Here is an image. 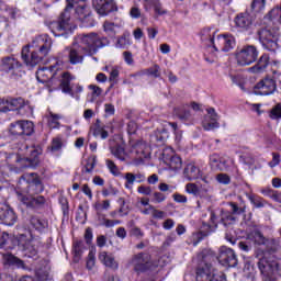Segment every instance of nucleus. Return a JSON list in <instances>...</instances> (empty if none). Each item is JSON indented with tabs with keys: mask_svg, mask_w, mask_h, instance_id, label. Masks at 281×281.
<instances>
[{
	"mask_svg": "<svg viewBox=\"0 0 281 281\" xmlns=\"http://www.w3.org/2000/svg\"><path fill=\"white\" fill-rule=\"evenodd\" d=\"M216 181L218 183H222L223 186H229V183L232 182V178H229L227 173H220L216 176Z\"/></svg>",
	"mask_w": 281,
	"mask_h": 281,
	"instance_id": "obj_53",
	"label": "nucleus"
},
{
	"mask_svg": "<svg viewBox=\"0 0 281 281\" xmlns=\"http://www.w3.org/2000/svg\"><path fill=\"white\" fill-rule=\"evenodd\" d=\"M95 267V249H91L87 259V269L91 271Z\"/></svg>",
	"mask_w": 281,
	"mask_h": 281,
	"instance_id": "obj_47",
	"label": "nucleus"
},
{
	"mask_svg": "<svg viewBox=\"0 0 281 281\" xmlns=\"http://www.w3.org/2000/svg\"><path fill=\"white\" fill-rule=\"evenodd\" d=\"M130 265L133 267L134 271H146V269H150V267H159V265H154L153 261H150V255L148 254L134 256Z\"/></svg>",
	"mask_w": 281,
	"mask_h": 281,
	"instance_id": "obj_12",
	"label": "nucleus"
},
{
	"mask_svg": "<svg viewBox=\"0 0 281 281\" xmlns=\"http://www.w3.org/2000/svg\"><path fill=\"white\" fill-rule=\"evenodd\" d=\"M125 188L127 190H133V186H135V173L127 172L125 173Z\"/></svg>",
	"mask_w": 281,
	"mask_h": 281,
	"instance_id": "obj_44",
	"label": "nucleus"
},
{
	"mask_svg": "<svg viewBox=\"0 0 281 281\" xmlns=\"http://www.w3.org/2000/svg\"><path fill=\"white\" fill-rule=\"evenodd\" d=\"M270 117L271 120H281V102L271 109Z\"/></svg>",
	"mask_w": 281,
	"mask_h": 281,
	"instance_id": "obj_50",
	"label": "nucleus"
},
{
	"mask_svg": "<svg viewBox=\"0 0 281 281\" xmlns=\"http://www.w3.org/2000/svg\"><path fill=\"white\" fill-rule=\"evenodd\" d=\"M154 137L156 142H166V139L170 137V134L168 133V130L161 128L155 132Z\"/></svg>",
	"mask_w": 281,
	"mask_h": 281,
	"instance_id": "obj_43",
	"label": "nucleus"
},
{
	"mask_svg": "<svg viewBox=\"0 0 281 281\" xmlns=\"http://www.w3.org/2000/svg\"><path fill=\"white\" fill-rule=\"evenodd\" d=\"M63 116L60 114H56L52 111H48L44 117L46 120L49 128H60V120Z\"/></svg>",
	"mask_w": 281,
	"mask_h": 281,
	"instance_id": "obj_32",
	"label": "nucleus"
},
{
	"mask_svg": "<svg viewBox=\"0 0 281 281\" xmlns=\"http://www.w3.org/2000/svg\"><path fill=\"white\" fill-rule=\"evenodd\" d=\"M249 240H252L255 245H268L270 246L271 251H278L280 249V244L276 241V239H271L270 241L265 238L262 233L255 231L248 236Z\"/></svg>",
	"mask_w": 281,
	"mask_h": 281,
	"instance_id": "obj_16",
	"label": "nucleus"
},
{
	"mask_svg": "<svg viewBox=\"0 0 281 281\" xmlns=\"http://www.w3.org/2000/svg\"><path fill=\"white\" fill-rule=\"evenodd\" d=\"M3 71L14 74L21 69V64L14 57H7L2 60Z\"/></svg>",
	"mask_w": 281,
	"mask_h": 281,
	"instance_id": "obj_27",
	"label": "nucleus"
},
{
	"mask_svg": "<svg viewBox=\"0 0 281 281\" xmlns=\"http://www.w3.org/2000/svg\"><path fill=\"white\" fill-rule=\"evenodd\" d=\"M71 80H76V77H74L71 74L64 72L61 75L60 87L63 93H72L74 87H71Z\"/></svg>",
	"mask_w": 281,
	"mask_h": 281,
	"instance_id": "obj_28",
	"label": "nucleus"
},
{
	"mask_svg": "<svg viewBox=\"0 0 281 281\" xmlns=\"http://www.w3.org/2000/svg\"><path fill=\"white\" fill-rule=\"evenodd\" d=\"M11 102V111H21V109H30V105L25 103L23 98L12 99L10 98Z\"/></svg>",
	"mask_w": 281,
	"mask_h": 281,
	"instance_id": "obj_38",
	"label": "nucleus"
},
{
	"mask_svg": "<svg viewBox=\"0 0 281 281\" xmlns=\"http://www.w3.org/2000/svg\"><path fill=\"white\" fill-rule=\"evenodd\" d=\"M281 156L278 153H272V160L268 162L269 168H276L280 166Z\"/></svg>",
	"mask_w": 281,
	"mask_h": 281,
	"instance_id": "obj_55",
	"label": "nucleus"
},
{
	"mask_svg": "<svg viewBox=\"0 0 281 281\" xmlns=\"http://www.w3.org/2000/svg\"><path fill=\"white\" fill-rule=\"evenodd\" d=\"M183 176L188 181H194L196 179H203V171L196 165L189 164L184 168Z\"/></svg>",
	"mask_w": 281,
	"mask_h": 281,
	"instance_id": "obj_20",
	"label": "nucleus"
},
{
	"mask_svg": "<svg viewBox=\"0 0 281 281\" xmlns=\"http://www.w3.org/2000/svg\"><path fill=\"white\" fill-rule=\"evenodd\" d=\"M138 194H144L145 196H150L153 194V189L150 187L140 186L137 188Z\"/></svg>",
	"mask_w": 281,
	"mask_h": 281,
	"instance_id": "obj_60",
	"label": "nucleus"
},
{
	"mask_svg": "<svg viewBox=\"0 0 281 281\" xmlns=\"http://www.w3.org/2000/svg\"><path fill=\"white\" fill-rule=\"evenodd\" d=\"M64 54L66 55V58H61V60L70 63V65H81L85 60V56H89V54L85 53L82 47L76 42L70 48H66Z\"/></svg>",
	"mask_w": 281,
	"mask_h": 281,
	"instance_id": "obj_11",
	"label": "nucleus"
},
{
	"mask_svg": "<svg viewBox=\"0 0 281 281\" xmlns=\"http://www.w3.org/2000/svg\"><path fill=\"white\" fill-rule=\"evenodd\" d=\"M113 133V124H97L93 130L94 137H100L101 139H106L109 134Z\"/></svg>",
	"mask_w": 281,
	"mask_h": 281,
	"instance_id": "obj_24",
	"label": "nucleus"
},
{
	"mask_svg": "<svg viewBox=\"0 0 281 281\" xmlns=\"http://www.w3.org/2000/svg\"><path fill=\"white\" fill-rule=\"evenodd\" d=\"M104 113L105 115H108L109 117L111 115H115V105L111 104V103H105L104 104Z\"/></svg>",
	"mask_w": 281,
	"mask_h": 281,
	"instance_id": "obj_61",
	"label": "nucleus"
},
{
	"mask_svg": "<svg viewBox=\"0 0 281 281\" xmlns=\"http://www.w3.org/2000/svg\"><path fill=\"white\" fill-rule=\"evenodd\" d=\"M93 7L101 16H106L110 12L117 11L115 0H93Z\"/></svg>",
	"mask_w": 281,
	"mask_h": 281,
	"instance_id": "obj_15",
	"label": "nucleus"
},
{
	"mask_svg": "<svg viewBox=\"0 0 281 281\" xmlns=\"http://www.w3.org/2000/svg\"><path fill=\"white\" fill-rule=\"evenodd\" d=\"M175 113L181 122H192L194 120V114L186 108H176Z\"/></svg>",
	"mask_w": 281,
	"mask_h": 281,
	"instance_id": "obj_34",
	"label": "nucleus"
},
{
	"mask_svg": "<svg viewBox=\"0 0 281 281\" xmlns=\"http://www.w3.org/2000/svg\"><path fill=\"white\" fill-rule=\"evenodd\" d=\"M132 153H135V155L138 156V159H140L142 162H144V159H147L148 155H150V151L148 150V145L144 140H139L135 145H133Z\"/></svg>",
	"mask_w": 281,
	"mask_h": 281,
	"instance_id": "obj_25",
	"label": "nucleus"
},
{
	"mask_svg": "<svg viewBox=\"0 0 281 281\" xmlns=\"http://www.w3.org/2000/svg\"><path fill=\"white\" fill-rule=\"evenodd\" d=\"M12 111L10 98L0 99V113H8Z\"/></svg>",
	"mask_w": 281,
	"mask_h": 281,
	"instance_id": "obj_46",
	"label": "nucleus"
},
{
	"mask_svg": "<svg viewBox=\"0 0 281 281\" xmlns=\"http://www.w3.org/2000/svg\"><path fill=\"white\" fill-rule=\"evenodd\" d=\"M161 68L159 65H154L146 70L147 76H151L153 78H159L161 76Z\"/></svg>",
	"mask_w": 281,
	"mask_h": 281,
	"instance_id": "obj_48",
	"label": "nucleus"
},
{
	"mask_svg": "<svg viewBox=\"0 0 281 281\" xmlns=\"http://www.w3.org/2000/svg\"><path fill=\"white\" fill-rule=\"evenodd\" d=\"M166 164L171 170H179L182 166L181 157L176 155Z\"/></svg>",
	"mask_w": 281,
	"mask_h": 281,
	"instance_id": "obj_41",
	"label": "nucleus"
},
{
	"mask_svg": "<svg viewBox=\"0 0 281 281\" xmlns=\"http://www.w3.org/2000/svg\"><path fill=\"white\" fill-rule=\"evenodd\" d=\"M19 154H11L7 157L9 164H11V166H15L19 170H22V168H36L41 149L36 147H29L24 144L19 148Z\"/></svg>",
	"mask_w": 281,
	"mask_h": 281,
	"instance_id": "obj_4",
	"label": "nucleus"
},
{
	"mask_svg": "<svg viewBox=\"0 0 281 281\" xmlns=\"http://www.w3.org/2000/svg\"><path fill=\"white\" fill-rule=\"evenodd\" d=\"M202 126L204 131H214V128H218V114L214 108L207 109V114L204 116Z\"/></svg>",
	"mask_w": 281,
	"mask_h": 281,
	"instance_id": "obj_18",
	"label": "nucleus"
},
{
	"mask_svg": "<svg viewBox=\"0 0 281 281\" xmlns=\"http://www.w3.org/2000/svg\"><path fill=\"white\" fill-rule=\"evenodd\" d=\"M123 60L125 64H127L128 67H133L135 65V59L133 58V53L125 50L122 54Z\"/></svg>",
	"mask_w": 281,
	"mask_h": 281,
	"instance_id": "obj_52",
	"label": "nucleus"
},
{
	"mask_svg": "<svg viewBox=\"0 0 281 281\" xmlns=\"http://www.w3.org/2000/svg\"><path fill=\"white\" fill-rule=\"evenodd\" d=\"M266 1L265 0H252L251 8L254 12H262L265 10Z\"/></svg>",
	"mask_w": 281,
	"mask_h": 281,
	"instance_id": "obj_51",
	"label": "nucleus"
},
{
	"mask_svg": "<svg viewBox=\"0 0 281 281\" xmlns=\"http://www.w3.org/2000/svg\"><path fill=\"white\" fill-rule=\"evenodd\" d=\"M144 8L146 12L154 10L157 16H164V14H168V11L161 7V2L159 0H144Z\"/></svg>",
	"mask_w": 281,
	"mask_h": 281,
	"instance_id": "obj_21",
	"label": "nucleus"
},
{
	"mask_svg": "<svg viewBox=\"0 0 281 281\" xmlns=\"http://www.w3.org/2000/svg\"><path fill=\"white\" fill-rule=\"evenodd\" d=\"M54 69H55V66H50L49 68L38 69L36 71L37 82H42V85L49 82V80H52L55 76Z\"/></svg>",
	"mask_w": 281,
	"mask_h": 281,
	"instance_id": "obj_23",
	"label": "nucleus"
},
{
	"mask_svg": "<svg viewBox=\"0 0 281 281\" xmlns=\"http://www.w3.org/2000/svg\"><path fill=\"white\" fill-rule=\"evenodd\" d=\"M235 58L239 67H247L258 60V48L254 45H246L236 52Z\"/></svg>",
	"mask_w": 281,
	"mask_h": 281,
	"instance_id": "obj_6",
	"label": "nucleus"
},
{
	"mask_svg": "<svg viewBox=\"0 0 281 281\" xmlns=\"http://www.w3.org/2000/svg\"><path fill=\"white\" fill-rule=\"evenodd\" d=\"M9 133H10V135H13V136H21V135H23V131L21 130L20 121H16V122L10 124Z\"/></svg>",
	"mask_w": 281,
	"mask_h": 281,
	"instance_id": "obj_42",
	"label": "nucleus"
},
{
	"mask_svg": "<svg viewBox=\"0 0 281 281\" xmlns=\"http://www.w3.org/2000/svg\"><path fill=\"white\" fill-rule=\"evenodd\" d=\"M267 67H269V55L263 54L255 66L248 68V71L249 74H265Z\"/></svg>",
	"mask_w": 281,
	"mask_h": 281,
	"instance_id": "obj_26",
	"label": "nucleus"
},
{
	"mask_svg": "<svg viewBox=\"0 0 281 281\" xmlns=\"http://www.w3.org/2000/svg\"><path fill=\"white\" fill-rule=\"evenodd\" d=\"M133 42L131 41V33L125 32L121 37L117 38L115 47L120 49H126V47H131Z\"/></svg>",
	"mask_w": 281,
	"mask_h": 281,
	"instance_id": "obj_36",
	"label": "nucleus"
},
{
	"mask_svg": "<svg viewBox=\"0 0 281 281\" xmlns=\"http://www.w3.org/2000/svg\"><path fill=\"white\" fill-rule=\"evenodd\" d=\"M276 81L271 78H266L255 86L254 93L256 95H271V93H276Z\"/></svg>",
	"mask_w": 281,
	"mask_h": 281,
	"instance_id": "obj_14",
	"label": "nucleus"
},
{
	"mask_svg": "<svg viewBox=\"0 0 281 281\" xmlns=\"http://www.w3.org/2000/svg\"><path fill=\"white\" fill-rule=\"evenodd\" d=\"M18 245L24 247V250L26 251V254H29L30 258H32V256H36L38 251V240L27 239L25 235H20L18 239Z\"/></svg>",
	"mask_w": 281,
	"mask_h": 281,
	"instance_id": "obj_17",
	"label": "nucleus"
},
{
	"mask_svg": "<svg viewBox=\"0 0 281 281\" xmlns=\"http://www.w3.org/2000/svg\"><path fill=\"white\" fill-rule=\"evenodd\" d=\"M0 223L1 225H8L9 227L16 223V214L5 204L0 206Z\"/></svg>",
	"mask_w": 281,
	"mask_h": 281,
	"instance_id": "obj_19",
	"label": "nucleus"
},
{
	"mask_svg": "<svg viewBox=\"0 0 281 281\" xmlns=\"http://www.w3.org/2000/svg\"><path fill=\"white\" fill-rule=\"evenodd\" d=\"M98 164V157L95 156H90L86 160V165L83 166L81 172L82 175H91L93 172V168H95Z\"/></svg>",
	"mask_w": 281,
	"mask_h": 281,
	"instance_id": "obj_37",
	"label": "nucleus"
},
{
	"mask_svg": "<svg viewBox=\"0 0 281 281\" xmlns=\"http://www.w3.org/2000/svg\"><path fill=\"white\" fill-rule=\"evenodd\" d=\"M66 3L67 5L59 20L49 24V30L54 36H63L65 31L71 29V15L69 14V10L75 9L77 19L82 23L89 21V16H91V8L85 0H66Z\"/></svg>",
	"mask_w": 281,
	"mask_h": 281,
	"instance_id": "obj_1",
	"label": "nucleus"
},
{
	"mask_svg": "<svg viewBox=\"0 0 281 281\" xmlns=\"http://www.w3.org/2000/svg\"><path fill=\"white\" fill-rule=\"evenodd\" d=\"M210 166L213 168V170H227V164L225 159L221 158V156L217 154L210 156Z\"/></svg>",
	"mask_w": 281,
	"mask_h": 281,
	"instance_id": "obj_30",
	"label": "nucleus"
},
{
	"mask_svg": "<svg viewBox=\"0 0 281 281\" xmlns=\"http://www.w3.org/2000/svg\"><path fill=\"white\" fill-rule=\"evenodd\" d=\"M196 281H227L223 272L212 270V266L207 263H200L196 269Z\"/></svg>",
	"mask_w": 281,
	"mask_h": 281,
	"instance_id": "obj_9",
	"label": "nucleus"
},
{
	"mask_svg": "<svg viewBox=\"0 0 281 281\" xmlns=\"http://www.w3.org/2000/svg\"><path fill=\"white\" fill-rule=\"evenodd\" d=\"M36 278L38 281H54V278H52V267L45 265L43 268L37 269Z\"/></svg>",
	"mask_w": 281,
	"mask_h": 281,
	"instance_id": "obj_33",
	"label": "nucleus"
},
{
	"mask_svg": "<svg viewBox=\"0 0 281 281\" xmlns=\"http://www.w3.org/2000/svg\"><path fill=\"white\" fill-rule=\"evenodd\" d=\"M110 151L115 159H119V161H126V158L128 157V154H126V150L124 147H122V145L110 147Z\"/></svg>",
	"mask_w": 281,
	"mask_h": 281,
	"instance_id": "obj_35",
	"label": "nucleus"
},
{
	"mask_svg": "<svg viewBox=\"0 0 281 281\" xmlns=\"http://www.w3.org/2000/svg\"><path fill=\"white\" fill-rule=\"evenodd\" d=\"M111 209V201L104 200L101 203L95 204V210L98 212H104Z\"/></svg>",
	"mask_w": 281,
	"mask_h": 281,
	"instance_id": "obj_54",
	"label": "nucleus"
},
{
	"mask_svg": "<svg viewBox=\"0 0 281 281\" xmlns=\"http://www.w3.org/2000/svg\"><path fill=\"white\" fill-rule=\"evenodd\" d=\"M209 43L215 52H232L236 47V38L229 34L218 35L215 40L210 37Z\"/></svg>",
	"mask_w": 281,
	"mask_h": 281,
	"instance_id": "obj_10",
	"label": "nucleus"
},
{
	"mask_svg": "<svg viewBox=\"0 0 281 281\" xmlns=\"http://www.w3.org/2000/svg\"><path fill=\"white\" fill-rule=\"evenodd\" d=\"M23 179L27 181L29 189L27 191H18V200L23 203V205H26V207L36 209L45 205V196L34 195L41 194V191L43 190V184L41 183V179H38V176L36 173H25L23 176Z\"/></svg>",
	"mask_w": 281,
	"mask_h": 281,
	"instance_id": "obj_3",
	"label": "nucleus"
},
{
	"mask_svg": "<svg viewBox=\"0 0 281 281\" xmlns=\"http://www.w3.org/2000/svg\"><path fill=\"white\" fill-rule=\"evenodd\" d=\"M235 24L237 27H240V30H251V26L254 25V18H251L249 13H240L236 16Z\"/></svg>",
	"mask_w": 281,
	"mask_h": 281,
	"instance_id": "obj_22",
	"label": "nucleus"
},
{
	"mask_svg": "<svg viewBox=\"0 0 281 281\" xmlns=\"http://www.w3.org/2000/svg\"><path fill=\"white\" fill-rule=\"evenodd\" d=\"M63 148V140L60 138H54L52 142L50 150L53 153H57V150H60Z\"/></svg>",
	"mask_w": 281,
	"mask_h": 281,
	"instance_id": "obj_57",
	"label": "nucleus"
},
{
	"mask_svg": "<svg viewBox=\"0 0 281 281\" xmlns=\"http://www.w3.org/2000/svg\"><path fill=\"white\" fill-rule=\"evenodd\" d=\"M153 201L154 203H164V201H166V195L161 192H155L153 194Z\"/></svg>",
	"mask_w": 281,
	"mask_h": 281,
	"instance_id": "obj_62",
	"label": "nucleus"
},
{
	"mask_svg": "<svg viewBox=\"0 0 281 281\" xmlns=\"http://www.w3.org/2000/svg\"><path fill=\"white\" fill-rule=\"evenodd\" d=\"M176 156L175 155V149H172L171 147H166L164 150H162V161L165 164H168L171 158Z\"/></svg>",
	"mask_w": 281,
	"mask_h": 281,
	"instance_id": "obj_45",
	"label": "nucleus"
},
{
	"mask_svg": "<svg viewBox=\"0 0 281 281\" xmlns=\"http://www.w3.org/2000/svg\"><path fill=\"white\" fill-rule=\"evenodd\" d=\"M130 16H131L132 19H139V16H142V11L139 10V8L133 7V8L130 10Z\"/></svg>",
	"mask_w": 281,
	"mask_h": 281,
	"instance_id": "obj_64",
	"label": "nucleus"
},
{
	"mask_svg": "<svg viewBox=\"0 0 281 281\" xmlns=\"http://www.w3.org/2000/svg\"><path fill=\"white\" fill-rule=\"evenodd\" d=\"M258 267L263 274V281H276V272L280 269L278 259H267V257H263L259 260Z\"/></svg>",
	"mask_w": 281,
	"mask_h": 281,
	"instance_id": "obj_8",
	"label": "nucleus"
},
{
	"mask_svg": "<svg viewBox=\"0 0 281 281\" xmlns=\"http://www.w3.org/2000/svg\"><path fill=\"white\" fill-rule=\"evenodd\" d=\"M88 89L92 91V99L95 100V98H100L102 95V88L95 86V85H90L88 86Z\"/></svg>",
	"mask_w": 281,
	"mask_h": 281,
	"instance_id": "obj_56",
	"label": "nucleus"
},
{
	"mask_svg": "<svg viewBox=\"0 0 281 281\" xmlns=\"http://www.w3.org/2000/svg\"><path fill=\"white\" fill-rule=\"evenodd\" d=\"M248 199L255 207L260 209L267 205V201H265V199H262L261 196L250 194L248 195Z\"/></svg>",
	"mask_w": 281,
	"mask_h": 281,
	"instance_id": "obj_40",
	"label": "nucleus"
},
{
	"mask_svg": "<svg viewBox=\"0 0 281 281\" xmlns=\"http://www.w3.org/2000/svg\"><path fill=\"white\" fill-rule=\"evenodd\" d=\"M186 192H188V194H199V187L195 183H188L186 186Z\"/></svg>",
	"mask_w": 281,
	"mask_h": 281,
	"instance_id": "obj_58",
	"label": "nucleus"
},
{
	"mask_svg": "<svg viewBox=\"0 0 281 281\" xmlns=\"http://www.w3.org/2000/svg\"><path fill=\"white\" fill-rule=\"evenodd\" d=\"M105 166L110 170L111 175H114V177H117V175H120V169L117 168V165L113 162V160L106 159Z\"/></svg>",
	"mask_w": 281,
	"mask_h": 281,
	"instance_id": "obj_49",
	"label": "nucleus"
},
{
	"mask_svg": "<svg viewBox=\"0 0 281 281\" xmlns=\"http://www.w3.org/2000/svg\"><path fill=\"white\" fill-rule=\"evenodd\" d=\"M117 189L110 187L109 189H103L102 194L103 196H115L117 195Z\"/></svg>",
	"mask_w": 281,
	"mask_h": 281,
	"instance_id": "obj_63",
	"label": "nucleus"
},
{
	"mask_svg": "<svg viewBox=\"0 0 281 281\" xmlns=\"http://www.w3.org/2000/svg\"><path fill=\"white\" fill-rule=\"evenodd\" d=\"M22 135H32L34 133V123L32 121H20Z\"/></svg>",
	"mask_w": 281,
	"mask_h": 281,
	"instance_id": "obj_39",
	"label": "nucleus"
},
{
	"mask_svg": "<svg viewBox=\"0 0 281 281\" xmlns=\"http://www.w3.org/2000/svg\"><path fill=\"white\" fill-rule=\"evenodd\" d=\"M99 260L102 262V265L109 267L110 269H117L119 267L117 261H115V257H113V255H108L106 251L99 254Z\"/></svg>",
	"mask_w": 281,
	"mask_h": 281,
	"instance_id": "obj_31",
	"label": "nucleus"
},
{
	"mask_svg": "<svg viewBox=\"0 0 281 281\" xmlns=\"http://www.w3.org/2000/svg\"><path fill=\"white\" fill-rule=\"evenodd\" d=\"M54 41L47 34L35 36L29 46L22 48V60L27 67H36L49 55Z\"/></svg>",
	"mask_w": 281,
	"mask_h": 281,
	"instance_id": "obj_2",
	"label": "nucleus"
},
{
	"mask_svg": "<svg viewBox=\"0 0 281 281\" xmlns=\"http://www.w3.org/2000/svg\"><path fill=\"white\" fill-rule=\"evenodd\" d=\"M217 259L223 267H236V265H238L236 252H234L232 248H227L226 246H222L220 248V255Z\"/></svg>",
	"mask_w": 281,
	"mask_h": 281,
	"instance_id": "obj_13",
	"label": "nucleus"
},
{
	"mask_svg": "<svg viewBox=\"0 0 281 281\" xmlns=\"http://www.w3.org/2000/svg\"><path fill=\"white\" fill-rule=\"evenodd\" d=\"M3 258L9 265H14L15 262L23 265V261L19 260L16 257L10 254L3 255Z\"/></svg>",
	"mask_w": 281,
	"mask_h": 281,
	"instance_id": "obj_59",
	"label": "nucleus"
},
{
	"mask_svg": "<svg viewBox=\"0 0 281 281\" xmlns=\"http://www.w3.org/2000/svg\"><path fill=\"white\" fill-rule=\"evenodd\" d=\"M139 212H140V214H144L145 216L151 215V217L159 220V221L166 218V212L159 211L155 206H148L145 209L139 206Z\"/></svg>",
	"mask_w": 281,
	"mask_h": 281,
	"instance_id": "obj_29",
	"label": "nucleus"
},
{
	"mask_svg": "<svg viewBox=\"0 0 281 281\" xmlns=\"http://www.w3.org/2000/svg\"><path fill=\"white\" fill-rule=\"evenodd\" d=\"M259 41L266 49L270 52H276L278 49V37L280 32L277 30H271V27L261 29L259 32Z\"/></svg>",
	"mask_w": 281,
	"mask_h": 281,
	"instance_id": "obj_7",
	"label": "nucleus"
},
{
	"mask_svg": "<svg viewBox=\"0 0 281 281\" xmlns=\"http://www.w3.org/2000/svg\"><path fill=\"white\" fill-rule=\"evenodd\" d=\"M76 44L80 45L81 49L88 54V56H93L98 54L101 47L109 45V40H106V37H100L97 33L80 34L76 37Z\"/></svg>",
	"mask_w": 281,
	"mask_h": 281,
	"instance_id": "obj_5",
	"label": "nucleus"
}]
</instances>
